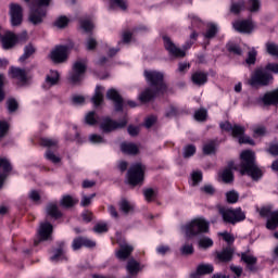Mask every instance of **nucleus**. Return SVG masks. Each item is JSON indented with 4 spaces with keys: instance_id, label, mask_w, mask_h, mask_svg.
I'll list each match as a JSON object with an SVG mask.
<instances>
[{
    "instance_id": "f257e3e1",
    "label": "nucleus",
    "mask_w": 278,
    "mask_h": 278,
    "mask_svg": "<svg viewBox=\"0 0 278 278\" xmlns=\"http://www.w3.org/2000/svg\"><path fill=\"white\" fill-rule=\"evenodd\" d=\"M278 75V63H268L265 68L258 67L251 75V78L248 80V84L252 88H257V86H269L273 81V74Z\"/></svg>"
},
{
    "instance_id": "f03ea898",
    "label": "nucleus",
    "mask_w": 278,
    "mask_h": 278,
    "mask_svg": "<svg viewBox=\"0 0 278 278\" xmlns=\"http://www.w3.org/2000/svg\"><path fill=\"white\" fill-rule=\"evenodd\" d=\"M240 160V174L249 175V177H252L254 181H257V179L262 177V169H260L257 163L255 162V152L245 150L241 152Z\"/></svg>"
},
{
    "instance_id": "7ed1b4c3",
    "label": "nucleus",
    "mask_w": 278,
    "mask_h": 278,
    "mask_svg": "<svg viewBox=\"0 0 278 278\" xmlns=\"http://www.w3.org/2000/svg\"><path fill=\"white\" fill-rule=\"evenodd\" d=\"M185 231L186 236L189 238L201 233H207L210 231V223L204 218H195L185 226Z\"/></svg>"
},
{
    "instance_id": "20e7f679",
    "label": "nucleus",
    "mask_w": 278,
    "mask_h": 278,
    "mask_svg": "<svg viewBox=\"0 0 278 278\" xmlns=\"http://www.w3.org/2000/svg\"><path fill=\"white\" fill-rule=\"evenodd\" d=\"M219 214L223 216L224 222L230 223V225H236V223H242V220H247V214L243 212L241 207H219Z\"/></svg>"
},
{
    "instance_id": "39448f33",
    "label": "nucleus",
    "mask_w": 278,
    "mask_h": 278,
    "mask_svg": "<svg viewBox=\"0 0 278 278\" xmlns=\"http://www.w3.org/2000/svg\"><path fill=\"white\" fill-rule=\"evenodd\" d=\"M144 170L147 167L141 163L132 164L127 172V179L130 186H138L144 181Z\"/></svg>"
},
{
    "instance_id": "423d86ee",
    "label": "nucleus",
    "mask_w": 278,
    "mask_h": 278,
    "mask_svg": "<svg viewBox=\"0 0 278 278\" xmlns=\"http://www.w3.org/2000/svg\"><path fill=\"white\" fill-rule=\"evenodd\" d=\"M144 77L151 85V88L159 90V92H166V84L164 83V74L161 72L144 71Z\"/></svg>"
},
{
    "instance_id": "0eeeda50",
    "label": "nucleus",
    "mask_w": 278,
    "mask_h": 278,
    "mask_svg": "<svg viewBox=\"0 0 278 278\" xmlns=\"http://www.w3.org/2000/svg\"><path fill=\"white\" fill-rule=\"evenodd\" d=\"M73 47H75L73 43H70L68 46H56L55 49L51 51L50 59L54 64H63V62L68 60V53Z\"/></svg>"
},
{
    "instance_id": "6e6552de",
    "label": "nucleus",
    "mask_w": 278,
    "mask_h": 278,
    "mask_svg": "<svg viewBox=\"0 0 278 278\" xmlns=\"http://www.w3.org/2000/svg\"><path fill=\"white\" fill-rule=\"evenodd\" d=\"M86 74V61L78 60L74 63L72 72L70 73L68 81L76 86L79 84L81 79H84V75Z\"/></svg>"
},
{
    "instance_id": "1a4fd4ad",
    "label": "nucleus",
    "mask_w": 278,
    "mask_h": 278,
    "mask_svg": "<svg viewBox=\"0 0 278 278\" xmlns=\"http://www.w3.org/2000/svg\"><path fill=\"white\" fill-rule=\"evenodd\" d=\"M127 126V119H123L122 122H116L110 117L104 118L100 124V129L103 134H111V131H116V129H123V127Z\"/></svg>"
},
{
    "instance_id": "9d476101",
    "label": "nucleus",
    "mask_w": 278,
    "mask_h": 278,
    "mask_svg": "<svg viewBox=\"0 0 278 278\" xmlns=\"http://www.w3.org/2000/svg\"><path fill=\"white\" fill-rule=\"evenodd\" d=\"M52 233H53V225H51V223L49 222L41 223L38 229V240L34 241V245L38 247L40 242L51 240Z\"/></svg>"
},
{
    "instance_id": "9b49d317",
    "label": "nucleus",
    "mask_w": 278,
    "mask_h": 278,
    "mask_svg": "<svg viewBox=\"0 0 278 278\" xmlns=\"http://www.w3.org/2000/svg\"><path fill=\"white\" fill-rule=\"evenodd\" d=\"M260 216L263 218H266L269 216V219H267L266 227L267 229H270L271 231H275L278 227V210L275 212L270 211V207H262L260 210Z\"/></svg>"
},
{
    "instance_id": "f8f14e48",
    "label": "nucleus",
    "mask_w": 278,
    "mask_h": 278,
    "mask_svg": "<svg viewBox=\"0 0 278 278\" xmlns=\"http://www.w3.org/2000/svg\"><path fill=\"white\" fill-rule=\"evenodd\" d=\"M9 14L11 17V25L13 27H18L21 23H23V7L18 3H10L9 5Z\"/></svg>"
},
{
    "instance_id": "ddd939ff",
    "label": "nucleus",
    "mask_w": 278,
    "mask_h": 278,
    "mask_svg": "<svg viewBox=\"0 0 278 278\" xmlns=\"http://www.w3.org/2000/svg\"><path fill=\"white\" fill-rule=\"evenodd\" d=\"M45 18H47V10L42 9V7H34V4H31L28 15L29 23L40 25Z\"/></svg>"
},
{
    "instance_id": "4468645a",
    "label": "nucleus",
    "mask_w": 278,
    "mask_h": 278,
    "mask_svg": "<svg viewBox=\"0 0 278 278\" xmlns=\"http://www.w3.org/2000/svg\"><path fill=\"white\" fill-rule=\"evenodd\" d=\"M106 99H109V101H113L115 112H123L125 100L116 89H109L106 91Z\"/></svg>"
},
{
    "instance_id": "2eb2a0df",
    "label": "nucleus",
    "mask_w": 278,
    "mask_h": 278,
    "mask_svg": "<svg viewBox=\"0 0 278 278\" xmlns=\"http://www.w3.org/2000/svg\"><path fill=\"white\" fill-rule=\"evenodd\" d=\"M233 170H238V166L233 161H229L227 166L219 172V178L224 184H233Z\"/></svg>"
},
{
    "instance_id": "dca6fc26",
    "label": "nucleus",
    "mask_w": 278,
    "mask_h": 278,
    "mask_svg": "<svg viewBox=\"0 0 278 278\" xmlns=\"http://www.w3.org/2000/svg\"><path fill=\"white\" fill-rule=\"evenodd\" d=\"M164 47L166 51H168L169 55H174V58H186V50H181L175 46L169 37L164 36Z\"/></svg>"
},
{
    "instance_id": "f3484780",
    "label": "nucleus",
    "mask_w": 278,
    "mask_h": 278,
    "mask_svg": "<svg viewBox=\"0 0 278 278\" xmlns=\"http://www.w3.org/2000/svg\"><path fill=\"white\" fill-rule=\"evenodd\" d=\"M9 74L12 79H17L21 84H27V79H29L27 71L21 67H11Z\"/></svg>"
},
{
    "instance_id": "a211bd4d",
    "label": "nucleus",
    "mask_w": 278,
    "mask_h": 278,
    "mask_svg": "<svg viewBox=\"0 0 278 278\" xmlns=\"http://www.w3.org/2000/svg\"><path fill=\"white\" fill-rule=\"evenodd\" d=\"M241 262L247 265L248 270L255 273L257 270V257L253 256L249 252L241 253Z\"/></svg>"
},
{
    "instance_id": "6ab92c4d",
    "label": "nucleus",
    "mask_w": 278,
    "mask_h": 278,
    "mask_svg": "<svg viewBox=\"0 0 278 278\" xmlns=\"http://www.w3.org/2000/svg\"><path fill=\"white\" fill-rule=\"evenodd\" d=\"M233 29L240 34H251L253 31V24L251 21L242 20L232 23Z\"/></svg>"
},
{
    "instance_id": "aec40b11",
    "label": "nucleus",
    "mask_w": 278,
    "mask_h": 278,
    "mask_svg": "<svg viewBox=\"0 0 278 278\" xmlns=\"http://www.w3.org/2000/svg\"><path fill=\"white\" fill-rule=\"evenodd\" d=\"M81 247H87L88 249H92V247H97L94 241L86 238V237H78L73 240L72 248L74 251H79Z\"/></svg>"
},
{
    "instance_id": "412c9836",
    "label": "nucleus",
    "mask_w": 278,
    "mask_h": 278,
    "mask_svg": "<svg viewBox=\"0 0 278 278\" xmlns=\"http://www.w3.org/2000/svg\"><path fill=\"white\" fill-rule=\"evenodd\" d=\"M160 92L162 91H159L153 87H148L139 94V101L141 103H149L150 101H153V99L156 98Z\"/></svg>"
},
{
    "instance_id": "4be33fe9",
    "label": "nucleus",
    "mask_w": 278,
    "mask_h": 278,
    "mask_svg": "<svg viewBox=\"0 0 278 278\" xmlns=\"http://www.w3.org/2000/svg\"><path fill=\"white\" fill-rule=\"evenodd\" d=\"M134 253V245H130L128 243H121L119 250L116 251L115 255L117 260H122L125 262V260L129 258V256Z\"/></svg>"
},
{
    "instance_id": "5701e85b",
    "label": "nucleus",
    "mask_w": 278,
    "mask_h": 278,
    "mask_svg": "<svg viewBox=\"0 0 278 278\" xmlns=\"http://www.w3.org/2000/svg\"><path fill=\"white\" fill-rule=\"evenodd\" d=\"M126 270L129 275L128 278L136 277L138 273L142 270V267H140V263L136 261L135 258H129L126 264Z\"/></svg>"
},
{
    "instance_id": "b1692460",
    "label": "nucleus",
    "mask_w": 278,
    "mask_h": 278,
    "mask_svg": "<svg viewBox=\"0 0 278 278\" xmlns=\"http://www.w3.org/2000/svg\"><path fill=\"white\" fill-rule=\"evenodd\" d=\"M0 168H2L3 173L0 174V189L3 188V181L8 177L9 173L12 172V165L8 159H0Z\"/></svg>"
},
{
    "instance_id": "393cba45",
    "label": "nucleus",
    "mask_w": 278,
    "mask_h": 278,
    "mask_svg": "<svg viewBox=\"0 0 278 278\" xmlns=\"http://www.w3.org/2000/svg\"><path fill=\"white\" fill-rule=\"evenodd\" d=\"M264 105H278V88L265 93L262 98Z\"/></svg>"
},
{
    "instance_id": "a878e982",
    "label": "nucleus",
    "mask_w": 278,
    "mask_h": 278,
    "mask_svg": "<svg viewBox=\"0 0 278 278\" xmlns=\"http://www.w3.org/2000/svg\"><path fill=\"white\" fill-rule=\"evenodd\" d=\"M17 40L18 39L16 38V35H14L13 33L8 31L1 38L3 49H12V47H14V45H16Z\"/></svg>"
},
{
    "instance_id": "bb28decb",
    "label": "nucleus",
    "mask_w": 278,
    "mask_h": 278,
    "mask_svg": "<svg viewBox=\"0 0 278 278\" xmlns=\"http://www.w3.org/2000/svg\"><path fill=\"white\" fill-rule=\"evenodd\" d=\"M59 81H60V73H58V71H51L46 76L45 88H51L52 86H58Z\"/></svg>"
},
{
    "instance_id": "cd10ccee",
    "label": "nucleus",
    "mask_w": 278,
    "mask_h": 278,
    "mask_svg": "<svg viewBox=\"0 0 278 278\" xmlns=\"http://www.w3.org/2000/svg\"><path fill=\"white\" fill-rule=\"evenodd\" d=\"M232 258L233 248L231 247L225 248L223 251L217 252V260H219V262H231Z\"/></svg>"
},
{
    "instance_id": "c85d7f7f",
    "label": "nucleus",
    "mask_w": 278,
    "mask_h": 278,
    "mask_svg": "<svg viewBox=\"0 0 278 278\" xmlns=\"http://www.w3.org/2000/svg\"><path fill=\"white\" fill-rule=\"evenodd\" d=\"M103 90L104 88L101 86L96 87L94 94L91 98V102L93 103L94 108H99V105L103 103V99H104Z\"/></svg>"
},
{
    "instance_id": "c756f323",
    "label": "nucleus",
    "mask_w": 278,
    "mask_h": 278,
    "mask_svg": "<svg viewBox=\"0 0 278 278\" xmlns=\"http://www.w3.org/2000/svg\"><path fill=\"white\" fill-rule=\"evenodd\" d=\"M191 79L195 86H205V84H207V73L195 72L192 74Z\"/></svg>"
},
{
    "instance_id": "7c9ffc66",
    "label": "nucleus",
    "mask_w": 278,
    "mask_h": 278,
    "mask_svg": "<svg viewBox=\"0 0 278 278\" xmlns=\"http://www.w3.org/2000/svg\"><path fill=\"white\" fill-rule=\"evenodd\" d=\"M121 151L126 155H138V146L136 143L122 142Z\"/></svg>"
},
{
    "instance_id": "2f4dec72",
    "label": "nucleus",
    "mask_w": 278,
    "mask_h": 278,
    "mask_svg": "<svg viewBox=\"0 0 278 278\" xmlns=\"http://www.w3.org/2000/svg\"><path fill=\"white\" fill-rule=\"evenodd\" d=\"M46 212L48 216H51V218H62V212H60V208L58 207V204L50 203L46 207Z\"/></svg>"
},
{
    "instance_id": "473e14b6",
    "label": "nucleus",
    "mask_w": 278,
    "mask_h": 278,
    "mask_svg": "<svg viewBox=\"0 0 278 278\" xmlns=\"http://www.w3.org/2000/svg\"><path fill=\"white\" fill-rule=\"evenodd\" d=\"M243 10H247V2L244 0H239L238 2H232L230 4L231 14H240Z\"/></svg>"
},
{
    "instance_id": "72a5a7b5",
    "label": "nucleus",
    "mask_w": 278,
    "mask_h": 278,
    "mask_svg": "<svg viewBox=\"0 0 278 278\" xmlns=\"http://www.w3.org/2000/svg\"><path fill=\"white\" fill-rule=\"evenodd\" d=\"M216 34H218V26L216 24H207L206 31L203 34L204 38L212 40V38H216Z\"/></svg>"
},
{
    "instance_id": "f704fd0d",
    "label": "nucleus",
    "mask_w": 278,
    "mask_h": 278,
    "mask_svg": "<svg viewBox=\"0 0 278 278\" xmlns=\"http://www.w3.org/2000/svg\"><path fill=\"white\" fill-rule=\"evenodd\" d=\"M34 53H36V47H34V45L31 43H28L27 46H25L24 54L20 58V61L25 62V60H28V58H31Z\"/></svg>"
},
{
    "instance_id": "c9c22d12",
    "label": "nucleus",
    "mask_w": 278,
    "mask_h": 278,
    "mask_svg": "<svg viewBox=\"0 0 278 278\" xmlns=\"http://www.w3.org/2000/svg\"><path fill=\"white\" fill-rule=\"evenodd\" d=\"M212 273H214V266L212 265H199L197 268V273H193V275H212Z\"/></svg>"
},
{
    "instance_id": "e433bc0d",
    "label": "nucleus",
    "mask_w": 278,
    "mask_h": 278,
    "mask_svg": "<svg viewBox=\"0 0 278 278\" xmlns=\"http://www.w3.org/2000/svg\"><path fill=\"white\" fill-rule=\"evenodd\" d=\"M118 207L121 212H124L125 214H129V212L134 211L132 204H130V202L127 201V199H122L118 203Z\"/></svg>"
},
{
    "instance_id": "4c0bfd02",
    "label": "nucleus",
    "mask_w": 278,
    "mask_h": 278,
    "mask_svg": "<svg viewBox=\"0 0 278 278\" xmlns=\"http://www.w3.org/2000/svg\"><path fill=\"white\" fill-rule=\"evenodd\" d=\"M60 203L63 207H74V205H77L78 201L71 195H64Z\"/></svg>"
},
{
    "instance_id": "58836bf2",
    "label": "nucleus",
    "mask_w": 278,
    "mask_h": 278,
    "mask_svg": "<svg viewBox=\"0 0 278 278\" xmlns=\"http://www.w3.org/2000/svg\"><path fill=\"white\" fill-rule=\"evenodd\" d=\"M193 117L195 118V121L203 123L205 121H207V110L205 109H199L194 112Z\"/></svg>"
},
{
    "instance_id": "ea45409f",
    "label": "nucleus",
    "mask_w": 278,
    "mask_h": 278,
    "mask_svg": "<svg viewBox=\"0 0 278 278\" xmlns=\"http://www.w3.org/2000/svg\"><path fill=\"white\" fill-rule=\"evenodd\" d=\"M203 153L204 155H212V153H216V142L208 141L203 146Z\"/></svg>"
},
{
    "instance_id": "a19ab883",
    "label": "nucleus",
    "mask_w": 278,
    "mask_h": 278,
    "mask_svg": "<svg viewBox=\"0 0 278 278\" xmlns=\"http://www.w3.org/2000/svg\"><path fill=\"white\" fill-rule=\"evenodd\" d=\"M244 131H245V128L243 126L233 125L230 134H231L232 138L240 139V138H242V136H244Z\"/></svg>"
},
{
    "instance_id": "79ce46f5",
    "label": "nucleus",
    "mask_w": 278,
    "mask_h": 278,
    "mask_svg": "<svg viewBox=\"0 0 278 278\" xmlns=\"http://www.w3.org/2000/svg\"><path fill=\"white\" fill-rule=\"evenodd\" d=\"M143 195L146 201H148V203H151V201H153L157 197V191H155L153 188H148L143 190Z\"/></svg>"
},
{
    "instance_id": "37998d69",
    "label": "nucleus",
    "mask_w": 278,
    "mask_h": 278,
    "mask_svg": "<svg viewBox=\"0 0 278 278\" xmlns=\"http://www.w3.org/2000/svg\"><path fill=\"white\" fill-rule=\"evenodd\" d=\"M266 51L269 55H273L274 58H278V46L275 42H267Z\"/></svg>"
},
{
    "instance_id": "c03bdc74",
    "label": "nucleus",
    "mask_w": 278,
    "mask_h": 278,
    "mask_svg": "<svg viewBox=\"0 0 278 278\" xmlns=\"http://www.w3.org/2000/svg\"><path fill=\"white\" fill-rule=\"evenodd\" d=\"M46 160H49L52 162V164H60V162H62V159L55 155V153H53L50 149H48L46 152Z\"/></svg>"
},
{
    "instance_id": "a18cd8bd",
    "label": "nucleus",
    "mask_w": 278,
    "mask_h": 278,
    "mask_svg": "<svg viewBox=\"0 0 278 278\" xmlns=\"http://www.w3.org/2000/svg\"><path fill=\"white\" fill-rule=\"evenodd\" d=\"M261 2L260 0H249L248 10L249 12H260Z\"/></svg>"
},
{
    "instance_id": "49530a36",
    "label": "nucleus",
    "mask_w": 278,
    "mask_h": 278,
    "mask_svg": "<svg viewBox=\"0 0 278 278\" xmlns=\"http://www.w3.org/2000/svg\"><path fill=\"white\" fill-rule=\"evenodd\" d=\"M226 199L229 203H238V199H240V194H238L236 190H231L226 193Z\"/></svg>"
},
{
    "instance_id": "de8ad7c7",
    "label": "nucleus",
    "mask_w": 278,
    "mask_h": 278,
    "mask_svg": "<svg viewBox=\"0 0 278 278\" xmlns=\"http://www.w3.org/2000/svg\"><path fill=\"white\" fill-rule=\"evenodd\" d=\"M194 153H197V147H194L193 144H189L184 148V157L185 159L192 157V155H194Z\"/></svg>"
},
{
    "instance_id": "09e8293b",
    "label": "nucleus",
    "mask_w": 278,
    "mask_h": 278,
    "mask_svg": "<svg viewBox=\"0 0 278 278\" xmlns=\"http://www.w3.org/2000/svg\"><path fill=\"white\" fill-rule=\"evenodd\" d=\"M80 28H83L87 34L94 29V25L90 20L80 21Z\"/></svg>"
},
{
    "instance_id": "8fccbe9b",
    "label": "nucleus",
    "mask_w": 278,
    "mask_h": 278,
    "mask_svg": "<svg viewBox=\"0 0 278 278\" xmlns=\"http://www.w3.org/2000/svg\"><path fill=\"white\" fill-rule=\"evenodd\" d=\"M40 144H41V147H47L48 149H51V147H58V140L42 138L40 141Z\"/></svg>"
},
{
    "instance_id": "3c124183",
    "label": "nucleus",
    "mask_w": 278,
    "mask_h": 278,
    "mask_svg": "<svg viewBox=\"0 0 278 278\" xmlns=\"http://www.w3.org/2000/svg\"><path fill=\"white\" fill-rule=\"evenodd\" d=\"M257 60V51L255 49H252L248 52V58L245 60L247 64H255Z\"/></svg>"
},
{
    "instance_id": "603ef678",
    "label": "nucleus",
    "mask_w": 278,
    "mask_h": 278,
    "mask_svg": "<svg viewBox=\"0 0 278 278\" xmlns=\"http://www.w3.org/2000/svg\"><path fill=\"white\" fill-rule=\"evenodd\" d=\"M87 125H97V113L94 111L89 112L85 117Z\"/></svg>"
},
{
    "instance_id": "864d4df0",
    "label": "nucleus",
    "mask_w": 278,
    "mask_h": 278,
    "mask_svg": "<svg viewBox=\"0 0 278 278\" xmlns=\"http://www.w3.org/2000/svg\"><path fill=\"white\" fill-rule=\"evenodd\" d=\"M192 186H199V182L203 180V174L201 172H193L191 174Z\"/></svg>"
},
{
    "instance_id": "5fc2aeb1",
    "label": "nucleus",
    "mask_w": 278,
    "mask_h": 278,
    "mask_svg": "<svg viewBox=\"0 0 278 278\" xmlns=\"http://www.w3.org/2000/svg\"><path fill=\"white\" fill-rule=\"evenodd\" d=\"M55 27L59 29H64L68 25V20L66 16H61L54 22Z\"/></svg>"
},
{
    "instance_id": "6e6d98bb",
    "label": "nucleus",
    "mask_w": 278,
    "mask_h": 278,
    "mask_svg": "<svg viewBox=\"0 0 278 278\" xmlns=\"http://www.w3.org/2000/svg\"><path fill=\"white\" fill-rule=\"evenodd\" d=\"M53 0H33L31 4L37 8H49Z\"/></svg>"
},
{
    "instance_id": "4d7b16f0",
    "label": "nucleus",
    "mask_w": 278,
    "mask_h": 278,
    "mask_svg": "<svg viewBox=\"0 0 278 278\" xmlns=\"http://www.w3.org/2000/svg\"><path fill=\"white\" fill-rule=\"evenodd\" d=\"M9 129H10V125H8V122L0 121V140L1 138H5Z\"/></svg>"
},
{
    "instance_id": "13d9d810",
    "label": "nucleus",
    "mask_w": 278,
    "mask_h": 278,
    "mask_svg": "<svg viewBox=\"0 0 278 278\" xmlns=\"http://www.w3.org/2000/svg\"><path fill=\"white\" fill-rule=\"evenodd\" d=\"M7 105H8L9 112H16V110H18V102L13 98L7 101Z\"/></svg>"
},
{
    "instance_id": "bf43d9fd",
    "label": "nucleus",
    "mask_w": 278,
    "mask_h": 278,
    "mask_svg": "<svg viewBox=\"0 0 278 278\" xmlns=\"http://www.w3.org/2000/svg\"><path fill=\"white\" fill-rule=\"evenodd\" d=\"M200 247H202V249H210V247H213L214 241H212V239L205 237L200 239L199 241Z\"/></svg>"
},
{
    "instance_id": "052dcab7",
    "label": "nucleus",
    "mask_w": 278,
    "mask_h": 278,
    "mask_svg": "<svg viewBox=\"0 0 278 278\" xmlns=\"http://www.w3.org/2000/svg\"><path fill=\"white\" fill-rule=\"evenodd\" d=\"M72 103L74 105H84L86 103V98L84 96L75 94L72 97Z\"/></svg>"
},
{
    "instance_id": "680f3d73",
    "label": "nucleus",
    "mask_w": 278,
    "mask_h": 278,
    "mask_svg": "<svg viewBox=\"0 0 278 278\" xmlns=\"http://www.w3.org/2000/svg\"><path fill=\"white\" fill-rule=\"evenodd\" d=\"M180 252L182 253V255H192L194 253V248L192 247V244L187 243L180 249Z\"/></svg>"
},
{
    "instance_id": "e2e57ef3",
    "label": "nucleus",
    "mask_w": 278,
    "mask_h": 278,
    "mask_svg": "<svg viewBox=\"0 0 278 278\" xmlns=\"http://www.w3.org/2000/svg\"><path fill=\"white\" fill-rule=\"evenodd\" d=\"M89 140L93 144H101L105 142V139H103V137H101L100 135H90Z\"/></svg>"
},
{
    "instance_id": "0e129e2a",
    "label": "nucleus",
    "mask_w": 278,
    "mask_h": 278,
    "mask_svg": "<svg viewBox=\"0 0 278 278\" xmlns=\"http://www.w3.org/2000/svg\"><path fill=\"white\" fill-rule=\"evenodd\" d=\"M228 51L230 53H235V55H242V50L240 49V46H238V45H233V43L229 45Z\"/></svg>"
},
{
    "instance_id": "69168bd1",
    "label": "nucleus",
    "mask_w": 278,
    "mask_h": 278,
    "mask_svg": "<svg viewBox=\"0 0 278 278\" xmlns=\"http://www.w3.org/2000/svg\"><path fill=\"white\" fill-rule=\"evenodd\" d=\"M253 134L256 136H266V126L260 125L253 128Z\"/></svg>"
},
{
    "instance_id": "338daca9",
    "label": "nucleus",
    "mask_w": 278,
    "mask_h": 278,
    "mask_svg": "<svg viewBox=\"0 0 278 278\" xmlns=\"http://www.w3.org/2000/svg\"><path fill=\"white\" fill-rule=\"evenodd\" d=\"M93 231H96V233H105V231H108V225L97 224L93 228Z\"/></svg>"
},
{
    "instance_id": "774afa93",
    "label": "nucleus",
    "mask_w": 278,
    "mask_h": 278,
    "mask_svg": "<svg viewBox=\"0 0 278 278\" xmlns=\"http://www.w3.org/2000/svg\"><path fill=\"white\" fill-rule=\"evenodd\" d=\"M268 153H270V155H278V143L270 144Z\"/></svg>"
}]
</instances>
